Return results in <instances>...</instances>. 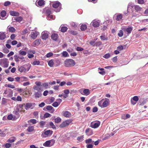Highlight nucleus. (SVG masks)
I'll list each match as a JSON object with an SVG mask.
<instances>
[{"instance_id":"1","label":"nucleus","mask_w":148,"mask_h":148,"mask_svg":"<svg viewBox=\"0 0 148 148\" xmlns=\"http://www.w3.org/2000/svg\"><path fill=\"white\" fill-rule=\"evenodd\" d=\"M75 63L74 60L71 59H66L64 61L65 66L69 67L71 66H74Z\"/></svg>"},{"instance_id":"2","label":"nucleus","mask_w":148,"mask_h":148,"mask_svg":"<svg viewBox=\"0 0 148 148\" xmlns=\"http://www.w3.org/2000/svg\"><path fill=\"white\" fill-rule=\"evenodd\" d=\"M0 64L3 67L7 68L8 67L9 65V62L8 59L5 58L0 60Z\"/></svg>"},{"instance_id":"3","label":"nucleus","mask_w":148,"mask_h":148,"mask_svg":"<svg viewBox=\"0 0 148 148\" xmlns=\"http://www.w3.org/2000/svg\"><path fill=\"white\" fill-rule=\"evenodd\" d=\"M72 120L71 119H68L63 122L59 126L60 128H64L66 126H68L70 123H71Z\"/></svg>"},{"instance_id":"4","label":"nucleus","mask_w":148,"mask_h":148,"mask_svg":"<svg viewBox=\"0 0 148 148\" xmlns=\"http://www.w3.org/2000/svg\"><path fill=\"white\" fill-rule=\"evenodd\" d=\"M53 133V131L50 130H47L46 131L44 130V132L42 133L41 136L43 138H45L48 136H50L52 135Z\"/></svg>"},{"instance_id":"5","label":"nucleus","mask_w":148,"mask_h":148,"mask_svg":"<svg viewBox=\"0 0 148 148\" xmlns=\"http://www.w3.org/2000/svg\"><path fill=\"white\" fill-rule=\"evenodd\" d=\"M100 124V122L99 121L94 122H92L90 123V127H91L92 128H96L99 127Z\"/></svg>"},{"instance_id":"6","label":"nucleus","mask_w":148,"mask_h":148,"mask_svg":"<svg viewBox=\"0 0 148 148\" xmlns=\"http://www.w3.org/2000/svg\"><path fill=\"white\" fill-rule=\"evenodd\" d=\"M14 57L15 61L16 62H18L19 61V59L23 60L24 59V58L23 56H18L16 54L14 55Z\"/></svg>"},{"instance_id":"7","label":"nucleus","mask_w":148,"mask_h":148,"mask_svg":"<svg viewBox=\"0 0 148 148\" xmlns=\"http://www.w3.org/2000/svg\"><path fill=\"white\" fill-rule=\"evenodd\" d=\"M134 8L136 11V12L139 13L141 11H143V8L140 7L138 5H135L134 6Z\"/></svg>"},{"instance_id":"8","label":"nucleus","mask_w":148,"mask_h":148,"mask_svg":"<svg viewBox=\"0 0 148 148\" xmlns=\"http://www.w3.org/2000/svg\"><path fill=\"white\" fill-rule=\"evenodd\" d=\"M85 133L86 135L88 136H90L93 134L92 130L90 128L86 129L85 130Z\"/></svg>"},{"instance_id":"9","label":"nucleus","mask_w":148,"mask_h":148,"mask_svg":"<svg viewBox=\"0 0 148 148\" xmlns=\"http://www.w3.org/2000/svg\"><path fill=\"white\" fill-rule=\"evenodd\" d=\"M38 35L37 32H32L30 35V37L32 39H35L37 37Z\"/></svg>"},{"instance_id":"10","label":"nucleus","mask_w":148,"mask_h":148,"mask_svg":"<svg viewBox=\"0 0 148 148\" xmlns=\"http://www.w3.org/2000/svg\"><path fill=\"white\" fill-rule=\"evenodd\" d=\"M42 91V90H41V91H38L35 92L34 95L36 99L39 98L41 97L42 95L41 92Z\"/></svg>"},{"instance_id":"11","label":"nucleus","mask_w":148,"mask_h":148,"mask_svg":"<svg viewBox=\"0 0 148 148\" xmlns=\"http://www.w3.org/2000/svg\"><path fill=\"white\" fill-rule=\"evenodd\" d=\"M35 105V103H27L25 104V108L26 110H27L28 109L30 108H31L32 105Z\"/></svg>"},{"instance_id":"12","label":"nucleus","mask_w":148,"mask_h":148,"mask_svg":"<svg viewBox=\"0 0 148 148\" xmlns=\"http://www.w3.org/2000/svg\"><path fill=\"white\" fill-rule=\"evenodd\" d=\"M45 109H46L47 110L49 111H51V112L52 113L54 111V109L51 106H47L46 108H43V110H46Z\"/></svg>"},{"instance_id":"13","label":"nucleus","mask_w":148,"mask_h":148,"mask_svg":"<svg viewBox=\"0 0 148 148\" xmlns=\"http://www.w3.org/2000/svg\"><path fill=\"white\" fill-rule=\"evenodd\" d=\"M92 25L95 27H97L99 25V21L93 20L92 22Z\"/></svg>"},{"instance_id":"14","label":"nucleus","mask_w":148,"mask_h":148,"mask_svg":"<svg viewBox=\"0 0 148 148\" xmlns=\"http://www.w3.org/2000/svg\"><path fill=\"white\" fill-rule=\"evenodd\" d=\"M23 19V18L21 16H18L13 17L12 20H13L14 21H16L20 22Z\"/></svg>"},{"instance_id":"15","label":"nucleus","mask_w":148,"mask_h":148,"mask_svg":"<svg viewBox=\"0 0 148 148\" xmlns=\"http://www.w3.org/2000/svg\"><path fill=\"white\" fill-rule=\"evenodd\" d=\"M48 37V35L47 33L45 32H42L41 34V38L44 40H46Z\"/></svg>"},{"instance_id":"16","label":"nucleus","mask_w":148,"mask_h":148,"mask_svg":"<svg viewBox=\"0 0 148 148\" xmlns=\"http://www.w3.org/2000/svg\"><path fill=\"white\" fill-rule=\"evenodd\" d=\"M60 7L61 8V4L59 2H55L53 4L52 6L53 8H56L60 7Z\"/></svg>"},{"instance_id":"17","label":"nucleus","mask_w":148,"mask_h":148,"mask_svg":"<svg viewBox=\"0 0 148 148\" xmlns=\"http://www.w3.org/2000/svg\"><path fill=\"white\" fill-rule=\"evenodd\" d=\"M109 101V100L108 99H106L104 100V101H103L102 103V106L104 108L106 107L108 104V102Z\"/></svg>"},{"instance_id":"18","label":"nucleus","mask_w":148,"mask_h":148,"mask_svg":"<svg viewBox=\"0 0 148 148\" xmlns=\"http://www.w3.org/2000/svg\"><path fill=\"white\" fill-rule=\"evenodd\" d=\"M133 27L131 26L130 27H127L125 29V30L126 31L127 33V34H129L131 32L132 29Z\"/></svg>"},{"instance_id":"19","label":"nucleus","mask_w":148,"mask_h":148,"mask_svg":"<svg viewBox=\"0 0 148 148\" xmlns=\"http://www.w3.org/2000/svg\"><path fill=\"white\" fill-rule=\"evenodd\" d=\"M63 115L66 117H69L71 115V113L69 112L66 111L63 112Z\"/></svg>"},{"instance_id":"20","label":"nucleus","mask_w":148,"mask_h":148,"mask_svg":"<svg viewBox=\"0 0 148 148\" xmlns=\"http://www.w3.org/2000/svg\"><path fill=\"white\" fill-rule=\"evenodd\" d=\"M36 3V4H37L38 3V5L40 6H42L44 5L45 1L43 0H39L38 1H37Z\"/></svg>"},{"instance_id":"21","label":"nucleus","mask_w":148,"mask_h":148,"mask_svg":"<svg viewBox=\"0 0 148 148\" xmlns=\"http://www.w3.org/2000/svg\"><path fill=\"white\" fill-rule=\"evenodd\" d=\"M10 14L11 15L14 16H17L19 15V13L15 11H10Z\"/></svg>"},{"instance_id":"22","label":"nucleus","mask_w":148,"mask_h":148,"mask_svg":"<svg viewBox=\"0 0 148 148\" xmlns=\"http://www.w3.org/2000/svg\"><path fill=\"white\" fill-rule=\"evenodd\" d=\"M51 38L54 40L56 41L58 38V35L57 34H52L51 36Z\"/></svg>"},{"instance_id":"23","label":"nucleus","mask_w":148,"mask_h":148,"mask_svg":"<svg viewBox=\"0 0 148 148\" xmlns=\"http://www.w3.org/2000/svg\"><path fill=\"white\" fill-rule=\"evenodd\" d=\"M19 109L18 108H17L16 109V110H15L13 111V113L14 114L17 116V118H18L20 116V115L19 114Z\"/></svg>"},{"instance_id":"24","label":"nucleus","mask_w":148,"mask_h":148,"mask_svg":"<svg viewBox=\"0 0 148 148\" xmlns=\"http://www.w3.org/2000/svg\"><path fill=\"white\" fill-rule=\"evenodd\" d=\"M6 37V35L4 32H0V40H3Z\"/></svg>"},{"instance_id":"25","label":"nucleus","mask_w":148,"mask_h":148,"mask_svg":"<svg viewBox=\"0 0 148 148\" xmlns=\"http://www.w3.org/2000/svg\"><path fill=\"white\" fill-rule=\"evenodd\" d=\"M40 40L39 39L36 40L33 43V46L35 47L36 45H38L40 44Z\"/></svg>"},{"instance_id":"26","label":"nucleus","mask_w":148,"mask_h":148,"mask_svg":"<svg viewBox=\"0 0 148 148\" xmlns=\"http://www.w3.org/2000/svg\"><path fill=\"white\" fill-rule=\"evenodd\" d=\"M123 17L122 15L121 14H119L118 15L116 16V20L117 21H120L121 19H122Z\"/></svg>"},{"instance_id":"27","label":"nucleus","mask_w":148,"mask_h":148,"mask_svg":"<svg viewBox=\"0 0 148 148\" xmlns=\"http://www.w3.org/2000/svg\"><path fill=\"white\" fill-rule=\"evenodd\" d=\"M6 12L5 10H2L1 13V17H0L1 19H3V18L5 17L6 14Z\"/></svg>"},{"instance_id":"28","label":"nucleus","mask_w":148,"mask_h":148,"mask_svg":"<svg viewBox=\"0 0 148 148\" xmlns=\"http://www.w3.org/2000/svg\"><path fill=\"white\" fill-rule=\"evenodd\" d=\"M27 53L26 51L20 50L18 52V55L22 56H24L27 54Z\"/></svg>"},{"instance_id":"29","label":"nucleus","mask_w":148,"mask_h":148,"mask_svg":"<svg viewBox=\"0 0 148 148\" xmlns=\"http://www.w3.org/2000/svg\"><path fill=\"white\" fill-rule=\"evenodd\" d=\"M18 70L20 72H25L26 71V69L23 66H21L18 68Z\"/></svg>"},{"instance_id":"30","label":"nucleus","mask_w":148,"mask_h":148,"mask_svg":"<svg viewBox=\"0 0 148 148\" xmlns=\"http://www.w3.org/2000/svg\"><path fill=\"white\" fill-rule=\"evenodd\" d=\"M50 141L49 140H47L43 144V145L45 147H50L51 146Z\"/></svg>"},{"instance_id":"31","label":"nucleus","mask_w":148,"mask_h":148,"mask_svg":"<svg viewBox=\"0 0 148 148\" xmlns=\"http://www.w3.org/2000/svg\"><path fill=\"white\" fill-rule=\"evenodd\" d=\"M33 88L34 89L38 91H41L42 90L41 87L40 86H34L33 87Z\"/></svg>"},{"instance_id":"32","label":"nucleus","mask_w":148,"mask_h":148,"mask_svg":"<svg viewBox=\"0 0 148 148\" xmlns=\"http://www.w3.org/2000/svg\"><path fill=\"white\" fill-rule=\"evenodd\" d=\"M16 140L15 137H12L10 138L8 140V141L10 143L14 142Z\"/></svg>"},{"instance_id":"33","label":"nucleus","mask_w":148,"mask_h":148,"mask_svg":"<svg viewBox=\"0 0 148 148\" xmlns=\"http://www.w3.org/2000/svg\"><path fill=\"white\" fill-rule=\"evenodd\" d=\"M83 92L84 95H89L90 93V92L89 90L88 89H85L83 90Z\"/></svg>"},{"instance_id":"34","label":"nucleus","mask_w":148,"mask_h":148,"mask_svg":"<svg viewBox=\"0 0 148 148\" xmlns=\"http://www.w3.org/2000/svg\"><path fill=\"white\" fill-rule=\"evenodd\" d=\"M15 117L14 116L13 118L12 114H10L8 116L7 119L9 120H14L15 119Z\"/></svg>"},{"instance_id":"35","label":"nucleus","mask_w":148,"mask_h":148,"mask_svg":"<svg viewBox=\"0 0 148 148\" xmlns=\"http://www.w3.org/2000/svg\"><path fill=\"white\" fill-rule=\"evenodd\" d=\"M28 80V78L22 76L20 77V81L21 82L26 81Z\"/></svg>"},{"instance_id":"36","label":"nucleus","mask_w":148,"mask_h":148,"mask_svg":"<svg viewBox=\"0 0 148 148\" xmlns=\"http://www.w3.org/2000/svg\"><path fill=\"white\" fill-rule=\"evenodd\" d=\"M85 143L87 144L92 143L93 144L94 141H92L91 139L89 138L85 140Z\"/></svg>"},{"instance_id":"37","label":"nucleus","mask_w":148,"mask_h":148,"mask_svg":"<svg viewBox=\"0 0 148 148\" xmlns=\"http://www.w3.org/2000/svg\"><path fill=\"white\" fill-rule=\"evenodd\" d=\"M48 64L50 67H52L54 64V62L52 60H51L48 62Z\"/></svg>"},{"instance_id":"38","label":"nucleus","mask_w":148,"mask_h":148,"mask_svg":"<svg viewBox=\"0 0 148 148\" xmlns=\"http://www.w3.org/2000/svg\"><path fill=\"white\" fill-rule=\"evenodd\" d=\"M62 56L63 57H66L69 56L68 53L65 51H63L62 53Z\"/></svg>"},{"instance_id":"39","label":"nucleus","mask_w":148,"mask_h":148,"mask_svg":"<svg viewBox=\"0 0 148 148\" xmlns=\"http://www.w3.org/2000/svg\"><path fill=\"white\" fill-rule=\"evenodd\" d=\"M139 101L140 102L139 105L142 106L144 105L146 103V101L145 100L140 99L139 100Z\"/></svg>"},{"instance_id":"40","label":"nucleus","mask_w":148,"mask_h":148,"mask_svg":"<svg viewBox=\"0 0 148 148\" xmlns=\"http://www.w3.org/2000/svg\"><path fill=\"white\" fill-rule=\"evenodd\" d=\"M87 28V26L85 24H82L81 26L80 29L82 31H84Z\"/></svg>"},{"instance_id":"41","label":"nucleus","mask_w":148,"mask_h":148,"mask_svg":"<svg viewBox=\"0 0 148 148\" xmlns=\"http://www.w3.org/2000/svg\"><path fill=\"white\" fill-rule=\"evenodd\" d=\"M28 122L29 123V122L32 123L33 124H34L36 123L37 121L35 119H31L28 121Z\"/></svg>"},{"instance_id":"42","label":"nucleus","mask_w":148,"mask_h":148,"mask_svg":"<svg viewBox=\"0 0 148 148\" xmlns=\"http://www.w3.org/2000/svg\"><path fill=\"white\" fill-rule=\"evenodd\" d=\"M61 28V31L62 32H66L68 29V28L66 27H62Z\"/></svg>"},{"instance_id":"43","label":"nucleus","mask_w":148,"mask_h":148,"mask_svg":"<svg viewBox=\"0 0 148 148\" xmlns=\"http://www.w3.org/2000/svg\"><path fill=\"white\" fill-rule=\"evenodd\" d=\"M34 130V127L33 126L28 127L27 129V131L29 132H32Z\"/></svg>"},{"instance_id":"44","label":"nucleus","mask_w":148,"mask_h":148,"mask_svg":"<svg viewBox=\"0 0 148 148\" xmlns=\"http://www.w3.org/2000/svg\"><path fill=\"white\" fill-rule=\"evenodd\" d=\"M100 38L102 40H107L108 39V38L106 37L105 35L101 36Z\"/></svg>"},{"instance_id":"45","label":"nucleus","mask_w":148,"mask_h":148,"mask_svg":"<svg viewBox=\"0 0 148 148\" xmlns=\"http://www.w3.org/2000/svg\"><path fill=\"white\" fill-rule=\"evenodd\" d=\"M9 27V26H8V30L10 32H15V29L13 27Z\"/></svg>"},{"instance_id":"46","label":"nucleus","mask_w":148,"mask_h":148,"mask_svg":"<svg viewBox=\"0 0 148 148\" xmlns=\"http://www.w3.org/2000/svg\"><path fill=\"white\" fill-rule=\"evenodd\" d=\"M48 83L45 82L43 83L41 86H43V87L45 88V89H46L48 88Z\"/></svg>"},{"instance_id":"47","label":"nucleus","mask_w":148,"mask_h":148,"mask_svg":"<svg viewBox=\"0 0 148 148\" xmlns=\"http://www.w3.org/2000/svg\"><path fill=\"white\" fill-rule=\"evenodd\" d=\"M140 13H139L136 12L135 11V12L133 13L132 14V17H138L140 16Z\"/></svg>"},{"instance_id":"48","label":"nucleus","mask_w":148,"mask_h":148,"mask_svg":"<svg viewBox=\"0 0 148 148\" xmlns=\"http://www.w3.org/2000/svg\"><path fill=\"white\" fill-rule=\"evenodd\" d=\"M49 124L50 127H51L53 129L56 128L55 126V125H54V124H53V123L52 122H50L49 123Z\"/></svg>"},{"instance_id":"49","label":"nucleus","mask_w":148,"mask_h":148,"mask_svg":"<svg viewBox=\"0 0 148 148\" xmlns=\"http://www.w3.org/2000/svg\"><path fill=\"white\" fill-rule=\"evenodd\" d=\"M61 120V119L59 117H58L55 119V122L56 123H59L60 122Z\"/></svg>"},{"instance_id":"50","label":"nucleus","mask_w":148,"mask_h":148,"mask_svg":"<svg viewBox=\"0 0 148 148\" xmlns=\"http://www.w3.org/2000/svg\"><path fill=\"white\" fill-rule=\"evenodd\" d=\"M29 32V30L26 29H24L22 32L23 35H25Z\"/></svg>"},{"instance_id":"51","label":"nucleus","mask_w":148,"mask_h":148,"mask_svg":"<svg viewBox=\"0 0 148 148\" xmlns=\"http://www.w3.org/2000/svg\"><path fill=\"white\" fill-rule=\"evenodd\" d=\"M84 138V136H79L77 137V140L80 141L81 142L82 141L83 139Z\"/></svg>"},{"instance_id":"52","label":"nucleus","mask_w":148,"mask_h":148,"mask_svg":"<svg viewBox=\"0 0 148 148\" xmlns=\"http://www.w3.org/2000/svg\"><path fill=\"white\" fill-rule=\"evenodd\" d=\"M59 103L58 102L55 101L52 104V106L55 107H57L59 105Z\"/></svg>"},{"instance_id":"53","label":"nucleus","mask_w":148,"mask_h":148,"mask_svg":"<svg viewBox=\"0 0 148 148\" xmlns=\"http://www.w3.org/2000/svg\"><path fill=\"white\" fill-rule=\"evenodd\" d=\"M70 24L73 29L77 27L76 24L74 22H72Z\"/></svg>"},{"instance_id":"54","label":"nucleus","mask_w":148,"mask_h":148,"mask_svg":"<svg viewBox=\"0 0 148 148\" xmlns=\"http://www.w3.org/2000/svg\"><path fill=\"white\" fill-rule=\"evenodd\" d=\"M49 140L50 141L51 146H53L55 142V140L54 139H51Z\"/></svg>"},{"instance_id":"55","label":"nucleus","mask_w":148,"mask_h":148,"mask_svg":"<svg viewBox=\"0 0 148 148\" xmlns=\"http://www.w3.org/2000/svg\"><path fill=\"white\" fill-rule=\"evenodd\" d=\"M75 50L78 51H82L84 49L81 47H78L75 48Z\"/></svg>"},{"instance_id":"56","label":"nucleus","mask_w":148,"mask_h":148,"mask_svg":"<svg viewBox=\"0 0 148 148\" xmlns=\"http://www.w3.org/2000/svg\"><path fill=\"white\" fill-rule=\"evenodd\" d=\"M132 99L133 100H134V101H135L136 102L139 100V99L137 96H135L133 98H132Z\"/></svg>"},{"instance_id":"57","label":"nucleus","mask_w":148,"mask_h":148,"mask_svg":"<svg viewBox=\"0 0 148 148\" xmlns=\"http://www.w3.org/2000/svg\"><path fill=\"white\" fill-rule=\"evenodd\" d=\"M103 100H104L103 99H102L100 101H99L98 103V104L99 106L101 107H103L102 103H103Z\"/></svg>"},{"instance_id":"58","label":"nucleus","mask_w":148,"mask_h":148,"mask_svg":"<svg viewBox=\"0 0 148 148\" xmlns=\"http://www.w3.org/2000/svg\"><path fill=\"white\" fill-rule=\"evenodd\" d=\"M51 116V114L47 112L45 113L44 115V117L45 118H47Z\"/></svg>"},{"instance_id":"59","label":"nucleus","mask_w":148,"mask_h":148,"mask_svg":"<svg viewBox=\"0 0 148 148\" xmlns=\"http://www.w3.org/2000/svg\"><path fill=\"white\" fill-rule=\"evenodd\" d=\"M45 122L43 121H42L40 122V124L41 127H43L45 125Z\"/></svg>"},{"instance_id":"60","label":"nucleus","mask_w":148,"mask_h":148,"mask_svg":"<svg viewBox=\"0 0 148 148\" xmlns=\"http://www.w3.org/2000/svg\"><path fill=\"white\" fill-rule=\"evenodd\" d=\"M40 64V62L39 61H34L33 62L32 64L33 65H38Z\"/></svg>"},{"instance_id":"61","label":"nucleus","mask_w":148,"mask_h":148,"mask_svg":"<svg viewBox=\"0 0 148 148\" xmlns=\"http://www.w3.org/2000/svg\"><path fill=\"white\" fill-rule=\"evenodd\" d=\"M53 15H48L47 17V19L49 20L54 19L53 18Z\"/></svg>"},{"instance_id":"62","label":"nucleus","mask_w":148,"mask_h":148,"mask_svg":"<svg viewBox=\"0 0 148 148\" xmlns=\"http://www.w3.org/2000/svg\"><path fill=\"white\" fill-rule=\"evenodd\" d=\"M101 44V42L100 41H98L95 42V46H99Z\"/></svg>"},{"instance_id":"63","label":"nucleus","mask_w":148,"mask_h":148,"mask_svg":"<svg viewBox=\"0 0 148 148\" xmlns=\"http://www.w3.org/2000/svg\"><path fill=\"white\" fill-rule=\"evenodd\" d=\"M110 57V55L109 53H107L105 54L103 57L106 59H108Z\"/></svg>"},{"instance_id":"64","label":"nucleus","mask_w":148,"mask_h":148,"mask_svg":"<svg viewBox=\"0 0 148 148\" xmlns=\"http://www.w3.org/2000/svg\"><path fill=\"white\" fill-rule=\"evenodd\" d=\"M118 35L119 37H121L123 35V31L122 30H120Z\"/></svg>"}]
</instances>
